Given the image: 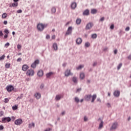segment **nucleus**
<instances>
[{"label": "nucleus", "instance_id": "nucleus-1", "mask_svg": "<svg viewBox=\"0 0 131 131\" xmlns=\"http://www.w3.org/2000/svg\"><path fill=\"white\" fill-rule=\"evenodd\" d=\"M47 26H48L47 24H38L37 26V28L39 31H42Z\"/></svg>", "mask_w": 131, "mask_h": 131}, {"label": "nucleus", "instance_id": "nucleus-2", "mask_svg": "<svg viewBox=\"0 0 131 131\" xmlns=\"http://www.w3.org/2000/svg\"><path fill=\"white\" fill-rule=\"evenodd\" d=\"M69 75H73V73H71V70L67 69L66 71L64 72V76H66V77H68Z\"/></svg>", "mask_w": 131, "mask_h": 131}, {"label": "nucleus", "instance_id": "nucleus-3", "mask_svg": "<svg viewBox=\"0 0 131 131\" xmlns=\"http://www.w3.org/2000/svg\"><path fill=\"white\" fill-rule=\"evenodd\" d=\"M12 119L10 117L3 118L2 120V123H6V122H10Z\"/></svg>", "mask_w": 131, "mask_h": 131}, {"label": "nucleus", "instance_id": "nucleus-4", "mask_svg": "<svg viewBox=\"0 0 131 131\" xmlns=\"http://www.w3.org/2000/svg\"><path fill=\"white\" fill-rule=\"evenodd\" d=\"M117 126H118V123H117V122L113 123L112 126L110 128V130H113V129H116V128H117Z\"/></svg>", "mask_w": 131, "mask_h": 131}, {"label": "nucleus", "instance_id": "nucleus-5", "mask_svg": "<svg viewBox=\"0 0 131 131\" xmlns=\"http://www.w3.org/2000/svg\"><path fill=\"white\" fill-rule=\"evenodd\" d=\"M23 123V120L21 119H18L14 121L15 125H21Z\"/></svg>", "mask_w": 131, "mask_h": 131}, {"label": "nucleus", "instance_id": "nucleus-6", "mask_svg": "<svg viewBox=\"0 0 131 131\" xmlns=\"http://www.w3.org/2000/svg\"><path fill=\"white\" fill-rule=\"evenodd\" d=\"M6 90L7 92L11 93V92L14 90V86H12L11 85H8L6 87Z\"/></svg>", "mask_w": 131, "mask_h": 131}, {"label": "nucleus", "instance_id": "nucleus-7", "mask_svg": "<svg viewBox=\"0 0 131 131\" xmlns=\"http://www.w3.org/2000/svg\"><path fill=\"white\" fill-rule=\"evenodd\" d=\"M91 98H92V94L86 95L84 97L85 101H91Z\"/></svg>", "mask_w": 131, "mask_h": 131}, {"label": "nucleus", "instance_id": "nucleus-8", "mask_svg": "<svg viewBox=\"0 0 131 131\" xmlns=\"http://www.w3.org/2000/svg\"><path fill=\"white\" fill-rule=\"evenodd\" d=\"M114 97H116V98H118L119 96H120V91L118 90H116L114 92Z\"/></svg>", "mask_w": 131, "mask_h": 131}, {"label": "nucleus", "instance_id": "nucleus-9", "mask_svg": "<svg viewBox=\"0 0 131 131\" xmlns=\"http://www.w3.org/2000/svg\"><path fill=\"white\" fill-rule=\"evenodd\" d=\"M39 64V59L35 60L33 62V69L36 68V66Z\"/></svg>", "mask_w": 131, "mask_h": 131}, {"label": "nucleus", "instance_id": "nucleus-10", "mask_svg": "<svg viewBox=\"0 0 131 131\" xmlns=\"http://www.w3.org/2000/svg\"><path fill=\"white\" fill-rule=\"evenodd\" d=\"M93 26H94V24H93V23H89L86 25L85 29L86 30L91 29V28H92Z\"/></svg>", "mask_w": 131, "mask_h": 131}, {"label": "nucleus", "instance_id": "nucleus-11", "mask_svg": "<svg viewBox=\"0 0 131 131\" xmlns=\"http://www.w3.org/2000/svg\"><path fill=\"white\" fill-rule=\"evenodd\" d=\"M72 81L75 84H77V82H78V80H77V77L73 76L72 78Z\"/></svg>", "mask_w": 131, "mask_h": 131}, {"label": "nucleus", "instance_id": "nucleus-12", "mask_svg": "<svg viewBox=\"0 0 131 131\" xmlns=\"http://www.w3.org/2000/svg\"><path fill=\"white\" fill-rule=\"evenodd\" d=\"M34 97L37 100H38L41 98V95L39 93H36L34 94Z\"/></svg>", "mask_w": 131, "mask_h": 131}, {"label": "nucleus", "instance_id": "nucleus-13", "mask_svg": "<svg viewBox=\"0 0 131 131\" xmlns=\"http://www.w3.org/2000/svg\"><path fill=\"white\" fill-rule=\"evenodd\" d=\"M27 75H29V76H32L33 75V70H29L27 71Z\"/></svg>", "mask_w": 131, "mask_h": 131}, {"label": "nucleus", "instance_id": "nucleus-14", "mask_svg": "<svg viewBox=\"0 0 131 131\" xmlns=\"http://www.w3.org/2000/svg\"><path fill=\"white\" fill-rule=\"evenodd\" d=\"M99 120H101V122L99 124V128H102V127H103V124H104V122L103 121V120H101V118L98 119V121H99Z\"/></svg>", "mask_w": 131, "mask_h": 131}, {"label": "nucleus", "instance_id": "nucleus-15", "mask_svg": "<svg viewBox=\"0 0 131 131\" xmlns=\"http://www.w3.org/2000/svg\"><path fill=\"white\" fill-rule=\"evenodd\" d=\"M37 75L39 77H41L43 75V71L39 70L37 73Z\"/></svg>", "mask_w": 131, "mask_h": 131}, {"label": "nucleus", "instance_id": "nucleus-16", "mask_svg": "<svg viewBox=\"0 0 131 131\" xmlns=\"http://www.w3.org/2000/svg\"><path fill=\"white\" fill-rule=\"evenodd\" d=\"M52 75H54V72H50L46 74V77L47 78H50Z\"/></svg>", "mask_w": 131, "mask_h": 131}, {"label": "nucleus", "instance_id": "nucleus-17", "mask_svg": "<svg viewBox=\"0 0 131 131\" xmlns=\"http://www.w3.org/2000/svg\"><path fill=\"white\" fill-rule=\"evenodd\" d=\"M28 68H29V67H28V66H27V64H24L22 66V70L23 71H26V70H27Z\"/></svg>", "mask_w": 131, "mask_h": 131}, {"label": "nucleus", "instance_id": "nucleus-18", "mask_svg": "<svg viewBox=\"0 0 131 131\" xmlns=\"http://www.w3.org/2000/svg\"><path fill=\"white\" fill-rule=\"evenodd\" d=\"M92 100H91V102L92 103H94V102H95V99H97V94H94L92 97Z\"/></svg>", "mask_w": 131, "mask_h": 131}, {"label": "nucleus", "instance_id": "nucleus-19", "mask_svg": "<svg viewBox=\"0 0 131 131\" xmlns=\"http://www.w3.org/2000/svg\"><path fill=\"white\" fill-rule=\"evenodd\" d=\"M83 15H84V16H89V15H90V10H89L88 9L85 10L83 12Z\"/></svg>", "mask_w": 131, "mask_h": 131}, {"label": "nucleus", "instance_id": "nucleus-20", "mask_svg": "<svg viewBox=\"0 0 131 131\" xmlns=\"http://www.w3.org/2000/svg\"><path fill=\"white\" fill-rule=\"evenodd\" d=\"M81 42H82V39H81V38H77L76 43H77V45H80Z\"/></svg>", "mask_w": 131, "mask_h": 131}, {"label": "nucleus", "instance_id": "nucleus-21", "mask_svg": "<svg viewBox=\"0 0 131 131\" xmlns=\"http://www.w3.org/2000/svg\"><path fill=\"white\" fill-rule=\"evenodd\" d=\"M53 48L55 51H57L58 50V44H57V43H53Z\"/></svg>", "mask_w": 131, "mask_h": 131}, {"label": "nucleus", "instance_id": "nucleus-22", "mask_svg": "<svg viewBox=\"0 0 131 131\" xmlns=\"http://www.w3.org/2000/svg\"><path fill=\"white\" fill-rule=\"evenodd\" d=\"M77 6V4H76V3L74 2L72 3L71 8L72 9H73V10H74V9L76 8Z\"/></svg>", "mask_w": 131, "mask_h": 131}, {"label": "nucleus", "instance_id": "nucleus-23", "mask_svg": "<svg viewBox=\"0 0 131 131\" xmlns=\"http://www.w3.org/2000/svg\"><path fill=\"white\" fill-rule=\"evenodd\" d=\"M76 23L77 25H79L81 23V19L77 18L76 20Z\"/></svg>", "mask_w": 131, "mask_h": 131}, {"label": "nucleus", "instance_id": "nucleus-24", "mask_svg": "<svg viewBox=\"0 0 131 131\" xmlns=\"http://www.w3.org/2000/svg\"><path fill=\"white\" fill-rule=\"evenodd\" d=\"M10 7H13V8L15 7H18V3H12L10 5Z\"/></svg>", "mask_w": 131, "mask_h": 131}, {"label": "nucleus", "instance_id": "nucleus-25", "mask_svg": "<svg viewBox=\"0 0 131 131\" xmlns=\"http://www.w3.org/2000/svg\"><path fill=\"white\" fill-rule=\"evenodd\" d=\"M85 77V75H84V73H81L80 74V77L81 79H82V80Z\"/></svg>", "mask_w": 131, "mask_h": 131}, {"label": "nucleus", "instance_id": "nucleus-26", "mask_svg": "<svg viewBox=\"0 0 131 131\" xmlns=\"http://www.w3.org/2000/svg\"><path fill=\"white\" fill-rule=\"evenodd\" d=\"M84 66L82 64L79 65L78 67L76 68V70H80V69H82Z\"/></svg>", "mask_w": 131, "mask_h": 131}, {"label": "nucleus", "instance_id": "nucleus-27", "mask_svg": "<svg viewBox=\"0 0 131 131\" xmlns=\"http://www.w3.org/2000/svg\"><path fill=\"white\" fill-rule=\"evenodd\" d=\"M11 67V64L10 63L7 62L5 64V68H7V69L10 68Z\"/></svg>", "mask_w": 131, "mask_h": 131}, {"label": "nucleus", "instance_id": "nucleus-28", "mask_svg": "<svg viewBox=\"0 0 131 131\" xmlns=\"http://www.w3.org/2000/svg\"><path fill=\"white\" fill-rule=\"evenodd\" d=\"M55 100H56V101H60V100H61V96H60V95H56Z\"/></svg>", "mask_w": 131, "mask_h": 131}, {"label": "nucleus", "instance_id": "nucleus-29", "mask_svg": "<svg viewBox=\"0 0 131 131\" xmlns=\"http://www.w3.org/2000/svg\"><path fill=\"white\" fill-rule=\"evenodd\" d=\"M72 32V27H69L68 30V33H71Z\"/></svg>", "mask_w": 131, "mask_h": 131}, {"label": "nucleus", "instance_id": "nucleus-30", "mask_svg": "<svg viewBox=\"0 0 131 131\" xmlns=\"http://www.w3.org/2000/svg\"><path fill=\"white\" fill-rule=\"evenodd\" d=\"M97 11L96 9H93L91 10V13L92 14H96L97 13Z\"/></svg>", "mask_w": 131, "mask_h": 131}, {"label": "nucleus", "instance_id": "nucleus-31", "mask_svg": "<svg viewBox=\"0 0 131 131\" xmlns=\"http://www.w3.org/2000/svg\"><path fill=\"white\" fill-rule=\"evenodd\" d=\"M84 46L86 48H89L91 46V43H90V42H87L85 43Z\"/></svg>", "mask_w": 131, "mask_h": 131}, {"label": "nucleus", "instance_id": "nucleus-32", "mask_svg": "<svg viewBox=\"0 0 131 131\" xmlns=\"http://www.w3.org/2000/svg\"><path fill=\"white\" fill-rule=\"evenodd\" d=\"M92 38L95 39V38H97V34H93L91 36Z\"/></svg>", "mask_w": 131, "mask_h": 131}, {"label": "nucleus", "instance_id": "nucleus-33", "mask_svg": "<svg viewBox=\"0 0 131 131\" xmlns=\"http://www.w3.org/2000/svg\"><path fill=\"white\" fill-rule=\"evenodd\" d=\"M2 18H3V19H5L7 18V13H3L2 14Z\"/></svg>", "mask_w": 131, "mask_h": 131}, {"label": "nucleus", "instance_id": "nucleus-34", "mask_svg": "<svg viewBox=\"0 0 131 131\" xmlns=\"http://www.w3.org/2000/svg\"><path fill=\"white\" fill-rule=\"evenodd\" d=\"M122 66V63H119V64L117 67V70H119V69L121 68Z\"/></svg>", "mask_w": 131, "mask_h": 131}, {"label": "nucleus", "instance_id": "nucleus-35", "mask_svg": "<svg viewBox=\"0 0 131 131\" xmlns=\"http://www.w3.org/2000/svg\"><path fill=\"white\" fill-rule=\"evenodd\" d=\"M75 102H76L77 103H79L80 100L78 97H75Z\"/></svg>", "mask_w": 131, "mask_h": 131}, {"label": "nucleus", "instance_id": "nucleus-36", "mask_svg": "<svg viewBox=\"0 0 131 131\" xmlns=\"http://www.w3.org/2000/svg\"><path fill=\"white\" fill-rule=\"evenodd\" d=\"M56 8L55 7H53L51 9V11L52 13H56Z\"/></svg>", "mask_w": 131, "mask_h": 131}, {"label": "nucleus", "instance_id": "nucleus-37", "mask_svg": "<svg viewBox=\"0 0 131 131\" xmlns=\"http://www.w3.org/2000/svg\"><path fill=\"white\" fill-rule=\"evenodd\" d=\"M12 109L13 110H17V109H18V106L15 105L14 106H12Z\"/></svg>", "mask_w": 131, "mask_h": 131}, {"label": "nucleus", "instance_id": "nucleus-38", "mask_svg": "<svg viewBox=\"0 0 131 131\" xmlns=\"http://www.w3.org/2000/svg\"><path fill=\"white\" fill-rule=\"evenodd\" d=\"M23 98V94H21L20 96H18L16 100H21Z\"/></svg>", "mask_w": 131, "mask_h": 131}, {"label": "nucleus", "instance_id": "nucleus-39", "mask_svg": "<svg viewBox=\"0 0 131 131\" xmlns=\"http://www.w3.org/2000/svg\"><path fill=\"white\" fill-rule=\"evenodd\" d=\"M5 57H6V56L5 55H3L1 57H0V61L4 60L5 59Z\"/></svg>", "mask_w": 131, "mask_h": 131}, {"label": "nucleus", "instance_id": "nucleus-40", "mask_svg": "<svg viewBox=\"0 0 131 131\" xmlns=\"http://www.w3.org/2000/svg\"><path fill=\"white\" fill-rule=\"evenodd\" d=\"M43 88H45V84L43 83H41L40 86V89L41 90H42V89H43Z\"/></svg>", "mask_w": 131, "mask_h": 131}, {"label": "nucleus", "instance_id": "nucleus-41", "mask_svg": "<svg viewBox=\"0 0 131 131\" xmlns=\"http://www.w3.org/2000/svg\"><path fill=\"white\" fill-rule=\"evenodd\" d=\"M4 116V111H0V117Z\"/></svg>", "mask_w": 131, "mask_h": 131}, {"label": "nucleus", "instance_id": "nucleus-42", "mask_svg": "<svg viewBox=\"0 0 131 131\" xmlns=\"http://www.w3.org/2000/svg\"><path fill=\"white\" fill-rule=\"evenodd\" d=\"M4 102L5 103H9V99L8 98H5Z\"/></svg>", "mask_w": 131, "mask_h": 131}, {"label": "nucleus", "instance_id": "nucleus-43", "mask_svg": "<svg viewBox=\"0 0 131 131\" xmlns=\"http://www.w3.org/2000/svg\"><path fill=\"white\" fill-rule=\"evenodd\" d=\"M103 52H108V47H105L104 49H103Z\"/></svg>", "mask_w": 131, "mask_h": 131}, {"label": "nucleus", "instance_id": "nucleus-44", "mask_svg": "<svg viewBox=\"0 0 131 131\" xmlns=\"http://www.w3.org/2000/svg\"><path fill=\"white\" fill-rule=\"evenodd\" d=\"M9 46H10V43L9 42H7L5 45V47L6 48H8V47H9Z\"/></svg>", "mask_w": 131, "mask_h": 131}, {"label": "nucleus", "instance_id": "nucleus-45", "mask_svg": "<svg viewBox=\"0 0 131 131\" xmlns=\"http://www.w3.org/2000/svg\"><path fill=\"white\" fill-rule=\"evenodd\" d=\"M88 120H89V119L86 116H84V121L86 122V121H88Z\"/></svg>", "mask_w": 131, "mask_h": 131}, {"label": "nucleus", "instance_id": "nucleus-46", "mask_svg": "<svg viewBox=\"0 0 131 131\" xmlns=\"http://www.w3.org/2000/svg\"><path fill=\"white\" fill-rule=\"evenodd\" d=\"M17 49L18 50H21V45L18 44L17 45Z\"/></svg>", "mask_w": 131, "mask_h": 131}, {"label": "nucleus", "instance_id": "nucleus-47", "mask_svg": "<svg viewBox=\"0 0 131 131\" xmlns=\"http://www.w3.org/2000/svg\"><path fill=\"white\" fill-rule=\"evenodd\" d=\"M21 61H22V58H18L17 59V62H21Z\"/></svg>", "mask_w": 131, "mask_h": 131}, {"label": "nucleus", "instance_id": "nucleus-48", "mask_svg": "<svg viewBox=\"0 0 131 131\" xmlns=\"http://www.w3.org/2000/svg\"><path fill=\"white\" fill-rule=\"evenodd\" d=\"M80 91H81V88H79V89H77L76 93H79V92H80Z\"/></svg>", "mask_w": 131, "mask_h": 131}, {"label": "nucleus", "instance_id": "nucleus-49", "mask_svg": "<svg viewBox=\"0 0 131 131\" xmlns=\"http://www.w3.org/2000/svg\"><path fill=\"white\" fill-rule=\"evenodd\" d=\"M50 35H47L46 38V39H50Z\"/></svg>", "mask_w": 131, "mask_h": 131}, {"label": "nucleus", "instance_id": "nucleus-50", "mask_svg": "<svg viewBox=\"0 0 131 131\" xmlns=\"http://www.w3.org/2000/svg\"><path fill=\"white\" fill-rule=\"evenodd\" d=\"M4 129V126L3 125H0V130H3Z\"/></svg>", "mask_w": 131, "mask_h": 131}, {"label": "nucleus", "instance_id": "nucleus-51", "mask_svg": "<svg viewBox=\"0 0 131 131\" xmlns=\"http://www.w3.org/2000/svg\"><path fill=\"white\" fill-rule=\"evenodd\" d=\"M104 20H105V18L104 17H102L100 18V21L101 22H103V21H104Z\"/></svg>", "mask_w": 131, "mask_h": 131}, {"label": "nucleus", "instance_id": "nucleus-52", "mask_svg": "<svg viewBox=\"0 0 131 131\" xmlns=\"http://www.w3.org/2000/svg\"><path fill=\"white\" fill-rule=\"evenodd\" d=\"M111 29H114V25H112L110 27Z\"/></svg>", "mask_w": 131, "mask_h": 131}, {"label": "nucleus", "instance_id": "nucleus-53", "mask_svg": "<svg viewBox=\"0 0 131 131\" xmlns=\"http://www.w3.org/2000/svg\"><path fill=\"white\" fill-rule=\"evenodd\" d=\"M4 32L5 33H9V30L8 29H5Z\"/></svg>", "mask_w": 131, "mask_h": 131}, {"label": "nucleus", "instance_id": "nucleus-54", "mask_svg": "<svg viewBox=\"0 0 131 131\" xmlns=\"http://www.w3.org/2000/svg\"><path fill=\"white\" fill-rule=\"evenodd\" d=\"M51 130H52V128H48L46 129L45 131H51Z\"/></svg>", "mask_w": 131, "mask_h": 131}, {"label": "nucleus", "instance_id": "nucleus-55", "mask_svg": "<svg viewBox=\"0 0 131 131\" xmlns=\"http://www.w3.org/2000/svg\"><path fill=\"white\" fill-rule=\"evenodd\" d=\"M129 30V27H127L126 28H125V31H128Z\"/></svg>", "mask_w": 131, "mask_h": 131}, {"label": "nucleus", "instance_id": "nucleus-56", "mask_svg": "<svg viewBox=\"0 0 131 131\" xmlns=\"http://www.w3.org/2000/svg\"><path fill=\"white\" fill-rule=\"evenodd\" d=\"M107 106L108 108H110V107H111V104H110V103H107Z\"/></svg>", "mask_w": 131, "mask_h": 131}, {"label": "nucleus", "instance_id": "nucleus-57", "mask_svg": "<svg viewBox=\"0 0 131 131\" xmlns=\"http://www.w3.org/2000/svg\"><path fill=\"white\" fill-rule=\"evenodd\" d=\"M97 62H94L93 64V67H95V66H97Z\"/></svg>", "mask_w": 131, "mask_h": 131}, {"label": "nucleus", "instance_id": "nucleus-58", "mask_svg": "<svg viewBox=\"0 0 131 131\" xmlns=\"http://www.w3.org/2000/svg\"><path fill=\"white\" fill-rule=\"evenodd\" d=\"M66 65H67V63H63V64H62V66H63V67H66Z\"/></svg>", "mask_w": 131, "mask_h": 131}, {"label": "nucleus", "instance_id": "nucleus-59", "mask_svg": "<svg viewBox=\"0 0 131 131\" xmlns=\"http://www.w3.org/2000/svg\"><path fill=\"white\" fill-rule=\"evenodd\" d=\"M4 24L5 25H7L8 24V21H7V20H5V21H4Z\"/></svg>", "mask_w": 131, "mask_h": 131}, {"label": "nucleus", "instance_id": "nucleus-60", "mask_svg": "<svg viewBox=\"0 0 131 131\" xmlns=\"http://www.w3.org/2000/svg\"><path fill=\"white\" fill-rule=\"evenodd\" d=\"M17 13H22V10H18L17 11Z\"/></svg>", "mask_w": 131, "mask_h": 131}, {"label": "nucleus", "instance_id": "nucleus-61", "mask_svg": "<svg viewBox=\"0 0 131 131\" xmlns=\"http://www.w3.org/2000/svg\"><path fill=\"white\" fill-rule=\"evenodd\" d=\"M114 53L115 55H116V54H117V49H116V50H115L114 51Z\"/></svg>", "mask_w": 131, "mask_h": 131}, {"label": "nucleus", "instance_id": "nucleus-62", "mask_svg": "<svg viewBox=\"0 0 131 131\" xmlns=\"http://www.w3.org/2000/svg\"><path fill=\"white\" fill-rule=\"evenodd\" d=\"M97 102H100V103H101V99H100L99 98H97Z\"/></svg>", "mask_w": 131, "mask_h": 131}, {"label": "nucleus", "instance_id": "nucleus-63", "mask_svg": "<svg viewBox=\"0 0 131 131\" xmlns=\"http://www.w3.org/2000/svg\"><path fill=\"white\" fill-rule=\"evenodd\" d=\"M55 38H56V36L55 35H54L52 36V39H55Z\"/></svg>", "mask_w": 131, "mask_h": 131}, {"label": "nucleus", "instance_id": "nucleus-64", "mask_svg": "<svg viewBox=\"0 0 131 131\" xmlns=\"http://www.w3.org/2000/svg\"><path fill=\"white\" fill-rule=\"evenodd\" d=\"M128 60H131V55H129L128 56Z\"/></svg>", "mask_w": 131, "mask_h": 131}]
</instances>
